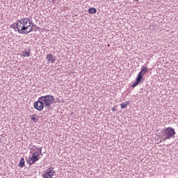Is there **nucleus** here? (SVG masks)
I'll return each instance as SVG.
<instances>
[{"instance_id":"obj_1","label":"nucleus","mask_w":178,"mask_h":178,"mask_svg":"<svg viewBox=\"0 0 178 178\" xmlns=\"http://www.w3.org/2000/svg\"><path fill=\"white\" fill-rule=\"evenodd\" d=\"M10 29H13L15 31H17L19 34H30L33 31L31 20L27 17L18 19L16 22L10 25Z\"/></svg>"},{"instance_id":"obj_2","label":"nucleus","mask_w":178,"mask_h":178,"mask_svg":"<svg viewBox=\"0 0 178 178\" xmlns=\"http://www.w3.org/2000/svg\"><path fill=\"white\" fill-rule=\"evenodd\" d=\"M162 140H170V138H175L176 136V131L173 127H168L161 131Z\"/></svg>"},{"instance_id":"obj_3","label":"nucleus","mask_w":178,"mask_h":178,"mask_svg":"<svg viewBox=\"0 0 178 178\" xmlns=\"http://www.w3.org/2000/svg\"><path fill=\"white\" fill-rule=\"evenodd\" d=\"M40 100L42 101L44 106H48V108H49V106H51V105L55 102V97L53 95L41 96L40 97Z\"/></svg>"},{"instance_id":"obj_4","label":"nucleus","mask_w":178,"mask_h":178,"mask_svg":"<svg viewBox=\"0 0 178 178\" xmlns=\"http://www.w3.org/2000/svg\"><path fill=\"white\" fill-rule=\"evenodd\" d=\"M42 147H38L35 145H32L31 148V154H32V156H40V155L42 156Z\"/></svg>"},{"instance_id":"obj_5","label":"nucleus","mask_w":178,"mask_h":178,"mask_svg":"<svg viewBox=\"0 0 178 178\" xmlns=\"http://www.w3.org/2000/svg\"><path fill=\"white\" fill-rule=\"evenodd\" d=\"M144 74H144L143 71H140L138 73L136 81L131 86V87H133V88H134V87H137V86H138V84H140V83H142V81H144V79H143V76H144Z\"/></svg>"},{"instance_id":"obj_6","label":"nucleus","mask_w":178,"mask_h":178,"mask_svg":"<svg viewBox=\"0 0 178 178\" xmlns=\"http://www.w3.org/2000/svg\"><path fill=\"white\" fill-rule=\"evenodd\" d=\"M33 106L36 111H42L45 104H44L42 100H40L39 97L38 101L34 102Z\"/></svg>"},{"instance_id":"obj_7","label":"nucleus","mask_w":178,"mask_h":178,"mask_svg":"<svg viewBox=\"0 0 178 178\" xmlns=\"http://www.w3.org/2000/svg\"><path fill=\"white\" fill-rule=\"evenodd\" d=\"M46 59L48 63H55V60H56V58L52 54H47L46 56Z\"/></svg>"},{"instance_id":"obj_8","label":"nucleus","mask_w":178,"mask_h":178,"mask_svg":"<svg viewBox=\"0 0 178 178\" xmlns=\"http://www.w3.org/2000/svg\"><path fill=\"white\" fill-rule=\"evenodd\" d=\"M31 49L30 48H26L25 49V51H22V56L24 58H29L31 56Z\"/></svg>"},{"instance_id":"obj_9","label":"nucleus","mask_w":178,"mask_h":178,"mask_svg":"<svg viewBox=\"0 0 178 178\" xmlns=\"http://www.w3.org/2000/svg\"><path fill=\"white\" fill-rule=\"evenodd\" d=\"M43 178H51V170H49V168L46 170V173L42 174Z\"/></svg>"},{"instance_id":"obj_10","label":"nucleus","mask_w":178,"mask_h":178,"mask_svg":"<svg viewBox=\"0 0 178 178\" xmlns=\"http://www.w3.org/2000/svg\"><path fill=\"white\" fill-rule=\"evenodd\" d=\"M31 27H32V31H38L40 30H41V28H40L39 26H37V25L35 24H33V23L31 22Z\"/></svg>"},{"instance_id":"obj_11","label":"nucleus","mask_w":178,"mask_h":178,"mask_svg":"<svg viewBox=\"0 0 178 178\" xmlns=\"http://www.w3.org/2000/svg\"><path fill=\"white\" fill-rule=\"evenodd\" d=\"M49 170H50V176H51V178H54V176H56V172L54 171V168H49Z\"/></svg>"},{"instance_id":"obj_12","label":"nucleus","mask_w":178,"mask_h":178,"mask_svg":"<svg viewBox=\"0 0 178 178\" xmlns=\"http://www.w3.org/2000/svg\"><path fill=\"white\" fill-rule=\"evenodd\" d=\"M130 104V102L127 101L125 103H122L120 104L121 109H124V108H127V106Z\"/></svg>"},{"instance_id":"obj_13","label":"nucleus","mask_w":178,"mask_h":178,"mask_svg":"<svg viewBox=\"0 0 178 178\" xmlns=\"http://www.w3.org/2000/svg\"><path fill=\"white\" fill-rule=\"evenodd\" d=\"M31 119L33 120V122H34V123L38 122V116H37V115H31Z\"/></svg>"},{"instance_id":"obj_14","label":"nucleus","mask_w":178,"mask_h":178,"mask_svg":"<svg viewBox=\"0 0 178 178\" xmlns=\"http://www.w3.org/2000/svg\"><path fill=\"white\" fill-rule=\"evenodd\" d=\"M24 163H25L24 159L22 158L20 159V161H19V168H24Z\"/></svg>"},{"instance_id":"obj_15","label":"nucleus","mask_w":178,"mask_h":178,"mask_svg":"<svg viewBox=\"0 0 178 178\" xmlns=\"http://www.w3.org/2000/svg\"><path fill=\"white\" fill-rule=\"evenodd\" d=\"M88 12L89 13L94 15L95 13H97V8L92 7L89 8Z\"/></svg>"},{"instance_id":"obj_16","label":"nucleus","mask_w":178,"mask_h":178,"mask_svg":"<svg viewBox=\"0 0 178 178\" xmlns=\"http://www.w3.org/2000/svg\"><path fill=\"white\" fill-rule=\"evenodd\" d=\"M141 71L143 72V73L145 74V73H147V72H148V68L147 67V66H142L141 67Z\"/></svg>"},{"instance_id":"obj_17","label":"nucleus","mask_w":178,"mask_h":178,"mask_svg":"<svg viewBox=\"0 0 178 178\" xmlns=\"http://www.w3.org/2000/svg\"><path fill=\"white\" fill-rule=\"evenodd\" d=\"M27 162L29 164V166H31V165H33V163H35L34 161H33L31 157L29 158V159H26Z\"/></svg>"},{"instance_id":"obj_18","label":"nucleus","mask_w":178,"mask_h":178,"mask_svg":"<svg viewBox=\"0 0 178 178\" xmlns=\"http://www.w3.org/2000/svg\"><path fill=\"white\" fill-rule=\"evenodd\" d=\"M31 158L33 162H34V163L37 162V161H38V159H40V157H38V156H31Z\"/></svg>"},{"instance_id":"obj_19","label":"nucleus","mask_w":178,"mask_h":178,"mask_svg":"<svg viewBox=\"0 0 178 178\" xmlns=\"http://www.w3.org/2000/svg\"><path fill=\"white\" fill-rule=\"evenodd\" d=\"M112 111H113V112H118V108H116V106H114L112 108Z\"/></svg>"},{"instance_id":"obj_20","label":"nucleus","mask_w":178,"mask_h":178,"mask_svg":"<svg viewBox=\"0 0 178 178\" xmlns=\"http://www.w3.org/2000/svg\"><path fill=\"white\" fill-rule=\"evenodd\" d=\"M51 2H54V3H55V2L56 1V0H50Z\"/></svg>"},{"instance_id":"obj_21","label":"nucleus","mask_w":178,"mask_h":178,"mask_svg":"<svg viewBox=\"0 0 178 178\" xmlns=\"http://www.w3.org/2000/svg\"><path fill=\"white\" fill-rule=\"evenodd\" d=\"M1 143V138H0V143Z\"/></svg>"},{"instance_id":"obj_22","label":"nucleus","mask_w":178,"mask_h":178,"mask_svg":"<svg viewBox=\"0 0 178 178\" xmlns=\"http://www.w3.org/2000/svg\"><path fill=\"white\" fill-rule=\"evenodd\" d=\"M135 1H138V0H135Z\"/></svg>"}]
</instances>
